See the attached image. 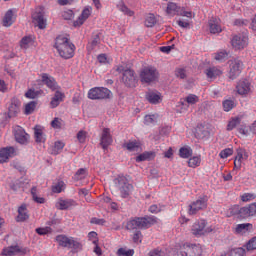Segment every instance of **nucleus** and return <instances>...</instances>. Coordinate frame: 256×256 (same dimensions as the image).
Returning <instances> with one entry per match:
<instances>
[{"label": "nucleus", "mask_w": 256, "mask_h": 256, "mask_svg": "<svg viewBox=\"0 0 256 256\" xmlns=\"http://www.w3.org/2000/svg\"><path fill=\"white\" fill-rule=\"evenodd\" d=\"M54 47L62 59H71L75 55V45L66 36H58Z\"/></svg>", "instance_id": "obj_1"}, {"label": "nucleus", "mask_w": 256, "mask_h": 256, "mask_svg": "<svg viewBox=\"0 0 256 256\" xmlns=\"http://www.w3.org/2000/svg\"><path fill=\"white\" fill-rule=\"evenodd\" d=\"M157 217L155 216H146V217H137L134 219H130L126 224V229L128 231H133L135 229H149L152 225H156Z\"/></svg>", "instance_id": "obj_2"}, {"label": "nucleus", "mask_w": 256, "mask_h": 256, "mask_svg": "<svg viewBox=\"0 0 256 256\" xmlns=\"http://www.w3.org/2000/svg\"><path fill=\"white\" fill-rule=\"evenodd\" d=\"M116 71L121 75V81L125 87H135V85H137L135 70L127 66L119 65L116 67Z\"/></svg>", "instance_id": "obj_3"}, {"label": "nucleus", "mask_w": 256, "mask_h": 256, "mask_svg": "<svg viewBox=\"0 0 256 256\" xmlns=\"http://www.w3.org/2000/svg\"><path fill=\"white\" fill-rule=\"evenodd\" d=\"M140 81L141 83H155L159 81V70H157L154 66H146L140 70Z\"/></svg>", "instance_id": "obj_4"}, {"label": "nucleus", "mask_w": 256, "mask_h": 256, "mask_svg": "<svg viewBox=\"0 0 256 256\" xmlns=\"http://www.w3.org/2000/svg\"><path fill=\"white\" fill-rule=\"evenodd\" d=\"M88 99L92 101H103V99H111V90L105 87H94L88 91Z\"/></svg>", "instance_id": "obj_5"}, {"label": "nucleus", "mask_w": 256, "mask_h": 256, "mask_svg": "<svg viewBox=\"0 0 256 256\" xmlns=\"http://www.w3.org/2000/svg\"><path fill=\"white\" fill-rule=\"evenodd\" d=\"M116 185L123 199H127V197L131 195V191H133V185L129 183V180L127 179V177L119 176L116 179Z\"/></svg>", "instance_id": "obj_6"}, {"label": "nucleus", "mask_w": 256, "mask_h": 256, "mask_svg": "<svg viewBox=\"0 0 256 256\" xmlns=\"http://www.w3.org/2000/svg\"><path fill=\"white\" fill-rule=\"evenodd\" d=\"M208 201L209 199L207 198V196H203L197 199L196 201L192 202L189 205V211H188L189 215H197L199 211H203L204 209H207Z\"/></svg>", "instance_id": "obj_7"}, {"label": "nucleus", "mask_w": 256, "mask_h": 256, "mask_svg": "<svg viewBox=\"0 0 256 256\" xmlns=\"http://www.w3.org/2000/svg\"><path fill=\"white\" fill-rule=\"evenodd\" d=\"M207 227V223L205 220H197L191 227V233L195 237H201L202 235H207V233H211L212 230Z\"/></svg>", "instance_id": "obj_8"}, {"label": "nucleus", "mask_w": 256, "mask_h": 256, "mask_svg": "<svg viewBox=\"0 0 256 256\" xmlns=\"http://www.w3.org/2000/svg\"><path fill=\"white\" fill-rule=\"evenodd\" d=\"M231 43L236 50L245 49L249 45V37L247 34H238L232 38Z\"/></svg>", "instance_id": "obj_9"}, {"label": "nucleus", "mask_w": 256, "mask_h": 256, "mask_svg": "<svg viewBox=\"0 0 256 256\" xmlns=\"http://www.w3.org/2000/svg\"><path fill=\"white\" fill-rule=\"evenodd\" d=\"M241 71H243V62L237 59L231 60L230 71L228 74L229 79L233 81L236 77H239V75H241Z\"/></svg>", "instance_id": "obj_10"}, {"label": "nucleus", "mask_w": 256, "mask_h": 256, "mask_svg": "<svg viewBox=\"0 0 256 256\" xmlns=\"http://www.w3.org/2000/svg\"><path fill=\"white\" fill-rule=\"evenodd\" d=\"M249 159V152L245 150V148H237L236 149V157L234 160V168L241 169V165L243 161H247Z\"/></svg>", "instance_id": "obj_11"}, {"label": "nucleus", "mask_w": 256, "mask_h": 256, "mask_svg": "<svg viewBox=\"0 0 256 256\" xmlns=\"http://www.w3.org/2000/svg\"><path fill=\"white\" fill-rule=\"evenodd\" d=\"M113 143V136L109 128H104L100 137V146L104 151L109 149V146Z\"/></svg>", "instance_id": "obj_12"}, {"label": "nucleus", "mask_w": 256, "mask_h": 256, "mask_svg": "<svg viewBox=\"0 0 256 256\" xmlns=\"http://www.w3.org/2000/svg\"><path fill=\"white\" fill-rule=\"evenodd\" d=\"M26 248L20 247L19 245L8 246L3 248L1 255L3 256H15V255H26Z\"/></svg>", "instance_id": "obj_13"}, {"label": "nucleus", "mask_w": 256, "mask_h": 256, "mask_svg": "<svg viewBox=\"0 0 256 256\" xmlns=\"http://www.w3.org/2000/svg\"><path fill=\"white\" fill-rule=\"evenodd\" d=\"M239 215L242 216L243 219H247L249 217H256V202L240 208Z\"/></svg>", "instance_id": "obj_14"}, {"label": "nucleus", "mask_w": 256, "mask_h": 256, "mask_svg": "<svg viewBox=\"0 0 256 256\" xmlns=\"http://www.w3.org/2000/svg\"><path fill=\"white\" fill-rule=\"evenodd\" d=\"M187 252H184V256H201L203 255V248L201 245L196 244H185L184 245Z\"/></svg>", "instance_id": "obj_15"}, {"label": "nucleus", "mask_w": 256, "mask_h": 256, "mask_svg": "<svg viewBox=\"0 0 256 256\" xmlns=\"http://www.w3.org/2000/svg\"><path fill=\"white\" fill-rule=\"evenodd\" d=\"M42 83H44L45 86L48 87V89H51V91H57L60 89L59 85L57 84V81H55V78L53 76H50L47 73H43L41 75Z\"/></svg>", "instance_id": "obj_16"}, {"label": "nucleus", "mask_w": 256, "mask_h": 256, "mask_svg": "<svg viewBox=\"0 0 256 256\" xmlns=\"http://www.w3.org/2000/svg\"><path fill=\"white\" fill-rule=\"evenodd\" d=\"M33 23L39 27V29H45L47 23L43 16V10L41 8L36 9V11L32 14Z\"/></svg>", "instance_id": "obj_17"}, {"label": "nucleus", "mask_w": 256, "mask_h": 256, "mask_svg": "<svg viewBox=\"0 0 256 256\" xmlns=\"http://www.w3.org/2000/svg\"><path fill=\"white\" fill-rule=\"evenodd\" d=\"M21 109V101L17 98H12L8 106V117H17Z\"/></svg>", "instance_id": "obj_18"}, {"label": "nucleus", "mask_w": 256, "mask_h": 256, "mask_svg": "<svg viewBox=\"0 0 256 256\" xmlns=\"http://www.w3.org/2000/svg\"><path fill=\"white\" fill-rule=\"evenodd\" d=\"M14 136L17 143H20V145H25L27 141H29V135L25 133V130L21 128V126H17L14 129Z\"/></svg>", "instance_id": "obj_19"}, {"label": "nucleus", "mask_w": 256, "mask_h": 256, "mask_svg": "<svg viewBox=\"0 0 256 256\" xmlns=\"http://www.w3.org/2000/svg\"><path fill=\"white\" fill-rule=\"evenodd\" d=\"M208 27L210 33L216 35L217 33H221L223 31V27L221 26V19L219 18H211L208 21Z\"/></svg>", "instance_id": "obj_20"}, {"label": "nucleus", "mask_w": 256, "mask_h": 256, "mask_svg": "<svg viewBox=\"0 0 256 256\" xmlns=\"http://www.w3.org/2000/svg\"><path fill=\"white\" fill-rule=\"evenodd\" d=\"M77 205V202L73 199H62L60 198L57 203L56 207L60 211H67V209H71V207H75Z\"/></svg>", "instance_id": "obj_21"}, {"label": "nucleus", "mask_w": 256, "mask_h": 256, "mask_svg": "<svg viewBox=\"0 0 256 256\" xmlns=\"http://www.w3.org/2000/svg\"><path fill=\"white\" fill-rule=\"evenodd\" d=\"M15 155V148L6 147L0 149V163H7L10 157Z\"/></svg>", "instance_id": "obj_22"}, {"label": "nucleus", "mask_w": 256, "mask_h": 256, "mask_svg": "<svg viewBox=\"0 0 256 256\" xmlns=\"http://www.w3.org/2000/svg\"><path fill=\"white\" fill-rule=\"evenodd\" d=\"M236 91L239 95H247L251 93V83L249 80H242L236 86Z\"/></svg>", "instance_id": "obj_23"}, {"label": "nucleus", "mask_w": 256, "mask_h": 256, "mask_svg": "<svg viewBox=\"0 0 256 256\" xmlns=\"http://www.w3.org/2000/svg\"><path fill=\"white\" fill-rule=\"evenodd\" d=\"M90 16H91V7L84 8L81 15L78 17V19L74 21L73 25L75 27H81V25H83V23H85V21L88 20Z\"/></svg>", "instance_id": "obj_24"}, {"label": "nucleus", "mask_w": 256, "mask_h": 256, "mask_svg": "<svg viewBox=\"0 0 256 256\" xmlns=\"http://www.w3.org/2000/svg\"><path fill=\"white\" fill-rule=\"evenodd\" d=\"M65 99V93L56 90L54 97L51 99L50 107L51 109H55V107H59L62 101Z\"/></svg>", "instance_id": "obj_25"}, {"label": "nucleus", "mask_w": 256, "mask_h": 256, "mask_svg": "<svg viewBox=\"0 0 256 256\" xmlns=\"http://www.w3.org/2000/svg\"><path fill=\"white\" fill-rule=\"evenodd\" d=\"M27 219H29V210H27L26 204H22L18 208V216L16 217V221L21 223L23 221H27Z\"/></svg>", "instance_id": "obj_26"}, {"label": "nucleus", "mask_w": 256, "mask_h": 256, "mask_svg": "<svg viewBox=\"0 0 256 256\" xmlns=\"http://www.w3.org/2000/svg\"><path fill=\"white\" fill-rule=\"evenodd\" d=\"M251 229H253V224L251 223L238 224L235 227V233L237 235H245V233L251 231Z\"/></svg>", "instance_id": "obj_27"}, {"label": "nucleus", "mask_w": 256, "mask_h": 256, "mask_svg": "<svg viewBox=\"0 0 256 256\" xmlns=\"http://www.w3.org/2000/svg\"><path fill=\"white\" fill-rule=\"evenodd\" d=\"M13 23H15V14L13 10H8L4 15L3 25L4 27H11Z\"/></svg>", "instance_id": "obj_28"}, {"label": "nucleus", "mask_w": 256, "mask_h": 256, "mask_svg": "<svg viewBox=\"0 0 256 256\" xmlns=\"http://www.w3.org/2000/svg\"><path fill=\"white\" fill-rule=\"evenodd\" d=\"M179 11H181V7L177 6L175 2H169L166 8V13L170 17H175V15H179Z\"/></svg>", "instance_id": "obj_29"}, {"label": "nucleus", "mask_w": 256, "mask_h": 256, "mask_svg": "<svg viewBox=\"0 0 256 256\" xmlns=\"http://www.w3.org/2000/svg\"><path fill=\"white\" fill-rule=\"evenodd\" d=\"M146 99L149 103L153 105H157V103H161V93L159 92H147Z\"/></svg>", "instance_id": "obj_30"}, {"label": "nucleus", "mask_w": 256, "mask_h": 256, "mask_svg": "<svg viewBox=\"0 0 256 256\" xmlns=\"http://www.w3.org/2000/svg\"><path fill=\"white\" fill-rule=\"evenodd\" d=\"M65 148L63 141H56L53 146L49 148L50 155H59Z\"/></svg>", "instance_id": "obj_31"}, {"label": "nucleus", "mask_w": 256, "mask_h": 256, "mask_svg": "<svg viewBox=\"0 0 256 256\" xmlns=\"http://www.w3.org/2000/svg\"><path fill=\"white\" fill-rule=\"evenodd\" d=\"M56 241L58 242V245H60V247H67L69 249V247H71V239L72 237H67L63 234H60L58 236H56Z\"/></svg>", "instance_id": "obj_32"}, {"label": "nucleus", "mask_w": 256, "mask_h": 256, "mask_svg": "<svg viewBox=\"0 0 256 256\" xmlns=\"http://www.w3.org/2000/svg\"><path fill=\"white\" fill-rule=\"evenodd\" d=\"M34 137L36 143H45V133L43 132L41 126H36L34 128Z\"/></svg>", "instance_id": "obj_33"}, {"label": "nucleus", "mask_w": 256, "mask_h": 256, "mask_svg": "<svg viewBox=\"0 0 256 256\" xmlns=\"http://www.w3.org/2000/svg\"><path fill=\"white\" fill-rule=\"evenodd\" d=\"M123 147L127 149V151H139V149H141V143L137 140L128 141L123 144Z\"/></svg>", "instance_id": "obj_34"}, {"label": "nucleus", "mask_w": 256, "mask_h": 256, "mask_svg": "<svg viewBox=\"0 0 256 256\" xmlns=\"http://www.w3.org/2000/svg\"><path fill=\"white\" fill-rule=\"evenodd\" d=\"M222 71L217 68V67H210L208 69H206V75L208 77V79H215L217 77H219V75H222Z\"/></svg>", "instance_id": "obj_35"}, {"label": "nucleus", "mask_w": 256, "mask_h": 256, "mask_svg": "<svg viewBox=\"0 0 256 256\" xmlns=\"http://www.w3.org/2000/svg\"><path fill=\"white\" fill-rule=\"evenodd\" d=\"M193 155V149L189 146H183L179 149V156L181 159H189Z\"/></svg>", "instance_id": "obj_36"}, {"label": "nucleus", "mask_w": 256, "mask_h": 256, "mask_svg": "<svg viewBox=\"0 0 256 256\" xmlns=\"http://www.w3.org/2000/svg\"><path fill=\"white\" fill-rule=\"evenodd\" d=\"M33 45V37L31 36H24L20 41V47L21 49H29Z\"/></svg>", "instance_id": "obj_37"}, {"label": "nucleus", "mask_w": 256, "mask_h": 256, "mask_svg": "<svg viewBox=\"0 0 256 256\" xmlns=\"http://www.w3.org/2000/svg\"><path fill=\"white\" fill-rule=\"evenodd\" d=\"M155 157L154 152H144L136 157V162L141 163V161H149Z\"/></svg>", "instance_id": "obj_38"}, {"label": "nucleus", "mask_w": 256, "mask_h": 256, "mask_svg": "<svg viewBox=\"0 0 256 256\" xmlns=\"http://www.w3.org/2000/svg\"><path fill=\"white\" fill-rule=\"evenodd\" d=\"M99 43H101V39L99 38V34H94L92 36L91 42L87 45V49L89 51H93V49H95L97 47V45H99Z\"/></svg>", "instance_id": "obj_39"}, {"label": "nucleus", "mask_w": 256, "mask_h": 256, "mask_svg": "<svg viewBox=\"0 0 256 256\" xmlns=\"http://www.w3.org/2000/svg\"><path fill=\"white\" fill-rule=\"evenodd\" d=\"M51 127L53 129H63V127H65V121L59 117H56L52 120Z\"/></svg>", "instance_id": "obj_40"}, {"label": "nucleus", "mask_w": 256, "mask_h": 256, "mask_svg": "<svg viewBox=\"0 0 256 256\" xmlns=\"http://www.w3.org/2000/svg\"><path fill=\"white\" fill-rule=\"evenodd\" d=\"M68 249H74V251H81V249H83V244H81V242L72 237Z\"/></svg>", "instance_id": "obj_41"}, {"label": "nucleus", "mask_w": 256, "mask_h": 256, "mask_svg": "<svg viewBox=\"0 0 256 256\" xmlns=\"http://www.w3.org/2000/svg\"><path fill=\"white\" fill-rule=\"evenodd\" d=\"M241 124V118L239 117H234L232 118L227 125V131H233V129H235V127H237V125Z\"/></svg>", "instance_id": "obj_42"}, {"label": "nucleus", "mask_w": 256, "mask_h": 256, "mask_svg": "<svg viewBox=\"0 0 256 256\" xmlns=\"http://www.w3.org/2000/svg\"><path fill=\"white\" fill-rule=\"evenodd\" d=\"M65 187H66L65 182L60 180L52 186V191H53V193H61V192L65 191Z\"/></svg>", "instance_id": "obj_43"}, {"label": "nucleus", "mask_w": 256, "mask_h": 256, "mask_svg": "<svg viewBox=\"0 0 256 256\" xmlns=\"http://www.w3.org/2000/svg\"><path fill=\"white\" fill-rule=\"evenodd\" d=\"M22 185H23V183L19 179H12L9 182V187L12 191H19V189H21Z\"/></svg>", "instance_id": "obj_44"}, {"label": "nucleus", "mask_w": 256, "mask_h": 256, "mask_svg": "<svg viewBox=\"0 0 256 256\" xmlns=\"http://www.w3.org/2000/svg\"><path fill=\"white\" fill-rule=\"evenodd\" d=\"M201 165V156H193L188 160V166L195 169V167H199Z\"/></svg>", "instance_id": "obj_45"}, {"label": "nucleus", "mask_w": 256, "mask_h": 256, "mask_svg": "<svg viewBox=\"0 0 256 256\" xmlns=\"http://www.w3.org/2000/svg\"><path fill=\"white\" fill-rule=\"evenodd\" d=\"M36 107H37V102H35V101H31V102L27 103L25 105V110H24L25 115H31V113H33V111H35Z\"/></svg>", "instance_id": "obj_46"}, {"label": "nucleus", "mask_w": 256, "mask_h": 256, "mask_svg": "<svg viewBox=\"0 0 256 256\" xmlns=\"http://www.w3.org/2000/svg\"><path fill=\"white\" fill-rule=\"evenodd\" d=\"M229 57V53L225 50H221L214 54V59L216 61H225Z\"/></svg>", "instance_id": "obj_47"}, {"label": "nucleus", "mask_w": 256, "mask_h": 256, "mask_svg": "<svg viewBox=\"0 0 256 256\" xmlns=\"http://www.w3.org/2000/svg\"><path fill=\"white\" fill-rule=\"evenodd\" d=\"M185 101L188 105H195L196 103H199V96L195 94H189L186 98Z\"/></svg>", "instance_id": "obj_48"}, {"label": "nucleus", "mask_w": 256, "mask_h": 256, "mask_svg": "<svg viewBox=\"0 0 256 256\" xmlns=\"http://www.w3.org/2000/svg\"><path fill=\"white\" fill-rule=\"evenodd\" d=\"M255 199H256L255 193H244L241 196V201H243V203H249V201H255Z\"/></svg>", "instance_id": "obj_49"}, {"label": "nucleus", "mask_w": 256, "mask_h": 256, "mask_svg": "<svg viewBox=\"0 0 256 256\" xmlns=\"http://www.w3.org/2000/svg\"><path fill=\"white\" fill-rule=\"evenodd\" d=\"M156 23H157V18H155V15L149 14V16L145 20L146 27H155Z\"/></svg>", "instance_id": "obj_50"}, {"label": "nucleus", "mask_w": 256, "mask_h": 256, "mask_svg": "<svg viewBox=\"0 0 256 256\" xmlns=\"http://www.w3.org/2000/svg\"><path fill=\"white\" fill-rule=\"evenodd\" d=\"M231 155H233V148H225L219 153L221 159H227L228 157H231Z\"/></svg>", "instance_id": "obj_51"}, {"label": "nucleus", "mask_w": 256, "mask_h": 256, "mask_svg": "<svg viewBox=\"0 0 256 256\" xmlns=\"http://www.w3.org/2000/svg\"><path fill=\"white\" fill-rule=\"evenodd\" d=\"M119 11L124 13V15H128V17H133L135 15V12L131 9H129L126 5L122 4L119 6Z\"/></svg>", "instance_id": "obj_52"}, {"label": "nucleus", "mask_w": 256, "mask_h": 256, "mask_svg": "<svg viewBox=\"0 0 256 256\" xmlns=\"http://www.w3.org/2000/svg\"><path fill=\"white\" fill-rule=\"evenodd\" d=\"M118 256H133L135 255L134 250H127L125 248H119L117 251Z\"/></svg>", "instance_id": "obj_53"}, {"label": "nucleus", "mask_w": 256, "mask_h": 256, "mask_svg": "<svg viewBox=\"0 0 256 256\" xmlns=\"http://www.w3.org/2000/svg\"><path fill=\"white\" fill-rule=\"evenodd\" d=\"M235 107V101L233 100H225L223 102V109L226 112L231 111V109H233Z\"/></svg>", "instance_id": "obj_54"}, {"label": "nucleus", "mask_w": 256, "mask_h": 256, "mask_svg": "<svg viewBox=\"0 0 256 256\" xmlns=\"http://www.w3.org/2000/svg\"><path fill=\"white\" fill-rule=\"evenodd\" d=\"M40 93H41L40 91H35L33 89H29L25 93V97H27V99H37V97H39Z\"/></svg>", "instance_id": "obj_55"}, {"label": "nucleus", "mask_w": 256, "mask_h": 256, "mask_svg": "<svg viewBox=\"0 0 256 256\" xmlns=\"http://www.w3.org/2000/svg\"><path fill=\"white\" fill-rule=\"evenodd\" d=\"M87 176V170L80 168L76 174H75V179L77 181H81V179H85V177Z\"/></svg>", "instance_id": "obj_56"}, {"label": "nucleus", "mask_w": 256, "mask_h": 256, "mask_svg": "<svg viewBox=\"0 0 256 256\" xmlns=\"http://www.w3.org/2000/svg\"><path fill=\"white\" fill-rule=\"evenodd\" d=\"M144 123L145 125H153V123H157V117L155 115H146Z\"/></svg>", "instance_id": "obj_57"}, {"label": "nucleus", "mask_w": 256, "mask_h": 256, "mask_svg": "<svg viewBox=\"0 0 256 256\" xmlns=\"http://www.w3.org/2000/svg\"><path fill=\"white\" fill-rule=\"evenodd\" d=\"M164 208V206H162L161 204L157 205V204H153L149 207V212L150 213H161V210Z\"/></svg>", "instance_id": "obj_58"}, {"label": "nucleus", "mask_w": 256, "mask_h": 256, "mask_svg": "<svg viewBox=\"0 0 256 256\" xmlns=\"http://www.w3.org/2000/svg\"><path fill=\"white\" fill-rule=\"evenodd\" d=\"M175 76L178 77V79H185V77H187V72L185 71V68H177L175 70Z\"/></svg>", "instance_id": "obj_59"}, {"label": "nucleus", "mask_w": 256, "mask_h": 256, "mask_svg": "<svg viewBox=\"0 0 256 256\" xmlns=\"http://www.w3.org/2000/svg\"><path fill=\"white\" fill-rule=\"evenodd\" d=\"M62 17L66 21H71V19H73V17H75V13H73V10H66V11L62 12Z\"/></svg>", "instance_id": "obj_60"}, {"label": "nucleus", "mask_w": 256, "mask_h": 256, "mask_svg": "<svg viewBox=\"0 0 256 256\" xmlns=\"http://www.w3.org/2000/svg\"><path fill=\"white\" fill-rule=\"evenodd\" d=\"M88 239L89 241H92L94 245H97V243H99V238H97V232L95 231L88 233Z\"/></svg>", "instance_id": "obj_61"}, {"label": "nucleus", "mask_w": 256, "mask_h": 256, "mask_svg": "<svg viewBox=\"0 0 256 256\" xmlns=\"http://www.w3.org/2000/svg\"><path fill=\"white\" fill-rule=\"evenodd\" d=\"M248 251H255L256 249V236L249 240L247 243Z\"/></svg>", "instance_id": "obj_62"}, {"label": "nucleus", "mask_w": 256, "mask_h": 256, "mask_svg": "<svg viewBox=\"0 0 256 256\" xmlns=\"http://www.w3.org/2000/svg\"><path fill=\"white\" fill-rule=\"evenodd\" d=\"M77 139L79 143H85V139H87V132L81 130L77 133Z\"/></svg>", "instance_id": "obj_63"}, {"label": "nucleus", "mask_w": 256, "mask_h": 256, "mask_svg": "<svg viewBox=\"0 0 256 256\" xmlns=\"http://www.w3.org/2000/svg\"><path fill=\"white\" fill-rule=\"evenodd\" d=\"M148 256H165V252L161 251V249H159V248H156V249L151 250L148 253Z\"/></svg>", "instance_id": "obj_64"}]
</instances>
